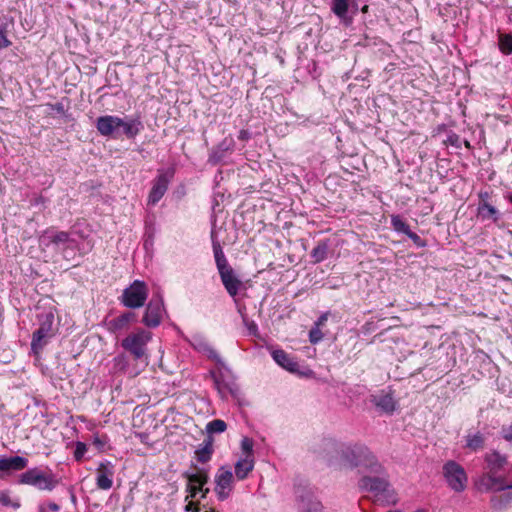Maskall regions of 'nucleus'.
<instances>
[{"label":"nucleus","mask_w":512,"mask_h":512,"mask_svg":"<svg viewBox=\"0 0 512 512\" xmlns=\"http://www.w3.org/2000/svg\"><path fill=\"white\" fill-rule=\"evenodd\" d=\"M324 443L329 452L336 453L339 458L340 465L343 467L354 468L364 466L368 468L371 473H378L381 471V465L365 446L338 445L333 440H325Z\"/></svg>","instance_id":"nucleus-1"},{"label":"nucleus","mask_w":512,"mask_h":512,"mask_svg":"<svg viewBox=\"0 0 512 512\" xmlns=\"http://www.w3.org/2000/svg\"><path fill=\"white\" fill-rule=\"evenodd\" d=\"M375 475H366L359 481V488L362 491L372 494L375 503L389 505L396 503V495L383 473V468Z\"/></svg>","instance_id":"nucleus-2"},{"label":"nucleus","mask_w":512,"mask_h":512,"mask_svg":"<svg viewBox=\"0 0 512 512\" xmlns=\"http://www.w3.org/2000/svg\"><path fill=\"white\" fill-rule=\"evenodd\" d=\"M152 339V333L145 329H138L137 331L128 334L122 341V348L129 352L135 361L148 365L147 344Z\"/></svg>","instance_id":"nucleus-3"},{"label":"nucleus","mask_w":512,"mask_h":512,"mask_svg":"<svg viewBox=\"0 0 512 512\" xmlns=\"http://www.w3.org/2000/svg\"><path fill=\"white\" fill-rule=\"evenodd\" d=\"M39 328L33 333L31 349L38 354L56 334L57 329L54 326L55 316L52 311H47L39 315Z\"/></svg>","instance_id":"nucleus-4"},{"label":"nucleus","mask_w":512,"mask_h":512,"mask_svg":"<svg viewBox=\"0 0 512 512\" xmlns=\"http://www.w3.org/2000/svg\"><path fill=\"white\" fill-rule=\"evenodd\" d=\"M185 477L188 480L186 500L188 498L193 499L199 494L201 498H205L209 493V488L205 487L209 480V469L195 466L191 472L185 473Z\"/></svg>","instance_id":"nucleus-5"},{"label":"nucleus","mask_w":512,"mask_h":512,"mask_svg":"<svg viewBox=\"0 0 512 512\" xmlns=\"http://www.w3.org/2000/svg\"><path fill=\"white\" fill-rule=\"evenodd\" d=\"M148 294L147 284L141 280H134L123 290L120 301L127 308L137 309L145 304Z\"/></svg>","instance_id":"nucleus-6"},{"label":"nucleus","mask_w":512,"mask_h":512,"mask_svg":"<svg viewBox=\"0 0 512 512\" xmlns=\"http://www.w3.org/2000/svg\"><path fill=\"white\" fill-rule=\"evenodd\" d=\"M443 476L454 492L459 493L466 489L468 483L466 471L456 461L449 460L443 465Z\"/></svg>","instance_id":"nucleus-7"},{"label":"nucleus","mask_w":512,"mask_h":512,"mask_svg":"<svg viewBox=\"0 0 512 512\" xmlns=\"http://www.w3.org/2000/svg\"><path fill=\"white\" fill-rule=\"evenodd\" d=\"M39 244L43 247L54 245L59 251L65 252L67 249H74L76 241L65 231H57L53 228L46 229L39 237Z\"/></svg>","instance_id":"nucleus-8"},{"label":"nucleus","mask_w":512,"mask_h":512,"mask_svg":"<svg viewBox=\"0 0 512 512\" xmlns=\"http://www.w3.org/2000/svg\"><path fill=\"white\" fill-rule=\"evenodd\" d=\"M20 483L32 485L39 490H53L58 481L52 473L45 474L37 468H33L24 472L20 477Z\"/></svg>","instance_id":"nucleus-9"},{"label":"nucleus","mask_w":512,"mask_h":512,"mask_svg":"<svg viewBox=\"0 0 512 512\" xmlns=\"http://www.w3.org/2000/svg\"><path fill=\"white\" fill-rule=\"evenodd\" d=\"M235 479L236 478L230 468L221 466L217 470L214 477V491L220 501H224L229 498L234 488Z\"/></svg>","instance_id":"nucleus-10"},{"label":"nucleus","mask_w":512,"mask_h":512,"mask_svg":"<svg viewBox=\"0 0 512 512\" xmlns=\"http://www.w3.org/2000/svg\"><path fill=\"white\" fill-rule=\"evenodd\" d=\"M164 314L165 308L163 298L159 293H157L147 304L142 322L149 328H156L161 324Z\"/></svg>","instance_id":"nucleus-11"},{"label":"nucleus","mask_w":512,"mask_h":512,"mask_svg":"<svg viewBox=\"0 0 512 512\" xmlns=\"http://www.w3.org/2000/svg\"><path fill=\"white\" fill-rule=\"evenodd\" d=\"M122 118L114 115L100 116L96 120V128L100 135L104 137L118 138Z\"/></svg>","instance_id":"nucleus-12"},{"label":"nucleus","mask_w":512,"mask_h":512,"mask_svg":"<svg viewBox=\"0 0 512 512\" xmlns=\"http://www.w3.org/2000/svg\"><path fill=\"white\" fill-rule=\"evenodd\" d=\"M174 171L167 170L160 172L153 182V186L148 196V204L155 205L160 201L168 189V184L173 177Z\"/></svg>","instance_id":"nucleus-13"},{"label":"nucleus","mask_w":512,"mask_h":512,"mask_svg":"<svg viewBox=\"0 0 512 512\" xmlns=\"http://www.w3.org/2000/svg\"><path fill=\"white\" fill-rule=\"evenodd\" d=\"M221 282L226 289L229 296L235 298L239 291L243 288L242 281L236 275L234 269L230 266L223 270L218 271Z\"/></svg>","instance_id":"nucleus-14"},{"label":"nucleus","mask_w":512,"mask_h":512,"mask_svg":"<svg viewBox=\"0 0 512 512\" xmlns=\"http://www.w3.org/2000/svg\"><path fill=\"white\" fill-rule=\"evenodd\" d=\"M113 476L114 465L110 461L101 462L97 468V487L102 490H109L113 485Z\"/></svg>","instance_id":"nucleus-15"},{"label":"nucleus","mask_w":512,"mask_h":512,"mask_svg":"<svg viewBox=\"0 0 512 512\" xmlns=\"http://www.w3.org/2000/svg\"><path fill=\"white\" fill-rule=\"evenodd\" d=\"M503 477L496 476L495 473L486 472L482 474L475 482L480 492L502 491Z\"/></svg>","instance_id":"nucleus-16"},{"label":"nucleus","mask_w":512,"mask_h":512,"mask_svg":"<svg viewBox=\"0 0 512 512\" xmlns=\"http://www.w3.org/2000/svg\"><path fill=\"white\" fill-rule=\"evenodd\" d=\"M371 402L383 413L391 414L396 409V401L391 391L382 390L371 396Z\"/></svg>","instance_id":"nucleus-17"},{"label":"nucleus","mask_w":512,"mask_h":512,"mask_svg":"<svg viewBox=\"0 0 512 512\" xmlns=\"http://www.w3.org/2000/svg\"><path fill=\"white\" fill-rule=\"evenodd\" d=\"M353 0H331V11L339 18L345 26L352 23V17L349 15V8Z\"/></svg>","instance_id":"nucleus-18"},{"label":"nucleus","mask_w":512,"mask_h":512,"mask_svg":"<svg viewBox=\"0 0 512 512\" xmlns=\"http://www.w3.org/2000/svg\"><path fill=\"white\" fill-rule=\"evenodd\" d=\"M487 472L497 473L501 471L507 464V456L496 450L488 452L484 455Z\"/></svg>","instance_id":"nucleus-19"},{"label":"nucleus","mask_w":512,"mask_h":512,"mask_svg":"<svg viewBox=\"0 0 512 512\" xmlns=\"http://www.w3.org/2000/svg\"><path fill=\"white\" fill-rule=\"evenodd\" d=\"M111 372L113 374H128L130 377L140 374V370L129 367V361L124 354H119L112 359Z\"/></svg>","instance_id":"nucleus-20"},{"label":"nucleus","mask_w":512,"mask_h":512,"mask_svg":"<svg viewBox=\"0 0 512 512\" xmlns=\"http://www.w3.org/2000/svg\"><path fill=\"white\" fill-rule=\"evenodd\" d=\"M272 358L279 366L287 371L296 372L299 368L298 362L282 349L272 351Z\"/></svg>","instance_id":"nucleus-21"},{"label":"nucleus","mask_w":512,"mask_h":512,"mask_svg":"<svg viewBox=\"0 0 512 512\" xmlns=\"http://www.w3.org/2000/svg\"><path fill=\"white\" fill-rule=\"evenodd\" d=\"M143 125L139 117L132 118L126 117L122 118V124L120 131L129 139L135 138L140 131L142 130Z\"/></svg>","instance_id":"nucleus-22"},{"label":"nucleus","mask_w":512,"mask_h":512,"mask_svg":"<svg viewBox=\"0 0 512 512\" xmlns=\"http://www.w3.org/2000/svg\"><path fill=\"white\" fill-rule=\"evenodd\" d=\"M28 460L21 456H14L9 458H0V470L1 471H19L26 468Z\"/></svg>","instance_id":"nucleus-23"},{"label":"nucleus","mask_w":512,"mask_h":512,"mask_svg":"<svg viewBox=\"0 0 512 512\" xmlns=\"http://www.w3.org/2000/svg\"><path fill=\"white\" fill-rule=\"evenodd\" d=\"M235 478L239 481L247 478L254 468V458H240L235 463Z\"/></svg>","instance_id":"nucleus-24"},{"label":"nucleus","mask_w":512,"mask_h":512,"mask_svg":"<svg viewBox=\"0 0 512 512\" xmlns=\"http://www.w3.org/2000/svg\"><path fill=\"white\" fill-rule=\"evenodd\" d=\"M213 453L212 439L209 437L204 440L203 444L195 451L198 462L205 464L211 459Z\"/></svg>","instance_id":"nucleus-25"},{"label":"nucleus","mask_w":512,"mask_h":512,"mask_svg":"<svg viewBox=\"0 0 512 512\" xmlns=\"http://www.w3.org/2000/svg\"><path fill=\"white\" fill-rule=\"evenodd\" d=\"M477 212L478 216L483 220H493L496 222L499 219L498 210L494 206L490 205V203H479Z\"/></svg>","instance_id":"nucleus-26"},{"label":"nucleus","mask_w":512,"mask_h":512,"mask_svg":"<svg viewBox=\"0 0 512 512\" xmlns=\"http://www.w3.org/2000/svg\"><path fill=\"white\" fill-rule=\"evenodd\" d=\"M299 510L300 512H322V505L312 496L301 497Z\"/></svg>","instance_id":"nucleus-27"},{"label":"nucleus","mask_w":512,"mask_h":512,"mask_svg":"<svg viewBox=\"0 0 512 512\" xmlns=\"http://www.w3.org/2000/svg\"><path fill=\"white\" fill-rule=\"evenodd\" d=\"M212 246L217 270L220 271L230 267L220 243L213 240Z\"/></svg>","instance_id":"nucleus-28"},{"label":"nucleus","mask_w":512,"mask_h":512,"mask_svg":"<svg viewBox=\"0 0 512 512\" xmlns=\"http://www.w3.org/2000/svg\"><path fill=\"white\" fill-rule=\"evenodd\" d=\"M133 314L132 313H125L117 318L112 319L109 322V329L112 332H117L120 330H123L127 327L128 323L132 319Z\"/></svg>","instance_id":"nucleus-29"},{"label":"nucleus","mask_w":512,"mask_h":512,"mask_svg":"<svg viewBox=\"0 0 512 512\" xmlns=\"http://www.w3.org/2000/svg\"><path fill=\"white\" fill-rule=\"evenodd\" d=\"M485 439L479 432L466 436V447L470 450L477 451L484 447Z\"/></svg>","instance_id":"nucleus-30"},{"label":"nucleus","mask_w":512,"mask_h":512,"mask_svg":"<svg viewBox=\"0 0 512 512\" xmlns=\"http://www.w3.org/2000/svg\"><path fill=\"white\" fill-rule=\"evenodd\" d=\"M511 500H512L511 493H508V494H505L502 496L493 495L490 498V504L494 510L499 511V510L505 509Z\"/></svg>","instance_id":"nucleus-31"},{"label":"nucleus","mask_w":512,"mask_h":512,"mask_svg":"<svg viewBox=\"0 0 512 512\" xmlns=\"http://www.w3.org/2000/svg\"><path fill=\"white\" fill-rule=\"evenodd\" d=\"M328 245L325 242H320L311 251V257L315 263L323 261L327 257Z\"/></svg>","instance_id":"nucleus-32"},{"label":"nucleus","mask_w":512,"mask_h":512,"mask_svg":"<svg viewBox=\"0 0 512 512\" xmlns=\"http://www.w3.org/2000/svg\"><path fill=\"white\" fill-rule=\"evenodd\" d=\"M499 49L506 55L512 53V36L510 34H501L499 36Z\"/></svg>","instance_id":"nucleus-33"},{"label":"nucleus","mask_w":512,"mask_h":512,"mask_svg":"<svg viewBox=\"0 0 512 512\" xmlns=\"http://www.w3.org/2000/svg\"><path fill=\"white\" fill-rule=\"evenodd\" d=\"M227 428L225 421L221 419H214L206 425V430L210 434L223 433Z\"/></svg>","instance_id":"nucleus-34"},{"label":"nucleus","mask_w":512,"mask_h":512,"mask_svg":"<svg viewBox=\"0 0 512 512\" xmlns=\"http://www.w3.org/2000/svg\"><path fill=\"white\" fill-rule=\"evenodd\" d=\"M391 224L394 230L397 232H401L404 234L409 232V225L399 215H393L391 217Z\"/></svg>","instance_id":"nucleus-35"},{"label":"nucleus","mask_w":512,"mask_h":512,"mask_svg":"<svg viewBox=\"0 0 512 512\" xmlns=\"http://www.w3.org/2000/svg\"><path fill=\"white\" fill-rule=\"evenodd\" d=\"M241 449L243 452V458H254L253 457V440L249 437H243L241 440Z\"/></svg>","instance_id":"nucleus-36"},{"label":"nucleus","mask_w":512,"mask_h":512,"mask_svg":"<svg viewBox=\"0 0 512 512\" xmlns=\"http://www.w3.org/2000/svg\"><path fill=\"white\" fill-rule=\"evenodd\" d=\"M0 504L6 507L11 506L13 508H18L20 506V504L16 501H13L10 495L6 492L0 493Z\"/></svg>","instance_id":"nucleus-37"},{"label":"nucleus","mask_w":512,"mask_h":512,"mask_svg":"<svg viewBox=\"0 0 512 512\" xmlns=\"http://www.w3.org/2000/svg\"><path fill=\"white\" fill-rule=\"evenodd\" d=\"M323 333L318 327H313L309 332V340L311 343L316 344L323 339Z\"/></svg>","instance_id":"nucleus-38"},{"label":"nucleus","mask_w":512,"mask_h":512,"mask_svg":"<svg viewBox=\"0 0 512 512\" xmlns=\"http://www.w3.org/2000/svg\"><path fill=\"white\" fill-rule=\"evenodd\" d=\"M501 436L507 442L512 443V422L508 425H503L501 428Z\"/></svg>","instance_id":"nucleus-39"},{"label":"nucleus","mask_w":512,"mask_h":512,"mask_svg":"<svg viewBox=\"0 0 512 512\" xmlns=\"http://www.w3.org/2000/svg\"><path fill=\"white\" fill-rule=\"evenodd\" d=\"M87 451V448H86V445L82 442H77L76 443V448H75V451H74V457L76 460H81L85 454V452Z\"/></svg>","instance_id":"nucleus-40"},{"label":"nucleus","mask_w":512,"mask_h":512,"mask_svg":"<svg viewBox=\"0 0 512 512\" xmlns=\"http://www.w3.org/2000/svg\"><path fill=\"white\" fill-rule=\"evenodd\" d=\"M11 45V41L7 38L6 29L0 27V49L6 48Z\"/></svg>","instance_id":"nucleus-41"},{"label":"nucleus","mask_w":512,"mask_h":512,"mask_svg":"<svg viewBox=\"0 0 512 512\" xmlns=\"http://www.w3.org/2000/svg\"><path fill=\"white\" fill-rule=\"evenodd\" d=\"M232 142V140L229 142L227 140H224L216 147V149L220 151L223 154V156H225V153L232 149Z\"/></svg>","instance_id":"nucleus-42"},{"label":"nucleus","mask_w":512,"mask_h":512,"mask_svg":"<svg viewBox=\"0 0 512 512\" xmlns=\"http://www.w3.org/2000/svg\"><path fill=\"white\" fill-rule=\"evenodd\" d=\"M223 154L218 151L217 149H214L212 153L210 154L209 161L216 164L220 162L223 159Z\"/></svg>","instance_id":"nucleus-43"},{"label":"nucleus","mask_w":512,"mask_h":512,"mask_svg":"<svg viewBox=\"0 0 512 512\" xmlns=\"http://www.w3.org/2000/svg\"><path fill=\"white\" fill-rule=\"evenodd\" d=\"M448 143H450L452 146H455V147H460V138L458 135L456 134H451L448 136V139H447Z\"/></svg>","instance_id":"nucleus-44"},{"label":"nucleus","mask_w":512,"mask_h":512,"mask_svg":"<svg viewBox=\"0 0 512 512\" xmlns=\"http://www.w3.org/2000/svg\"><path fill=\"white\" fill-rule=\"evenodd\" d=\"M478 197L479 203H489L490 193L488 191H480Z\"/></svg>","instance_id":"nucleus-45"},{"label":"nucleus","mask_w":512,"mask_h":512,"mask_svg":"<svg viewBox=\"0 0 512 512\" xmlns=\"http://www.w3.org/2000/svg\"><path fill=\"white\" fill-rule=\"evenodd\" d=\"M328 319V314L325 313L323 315H321L318 320L315 322V327H318L320 328L321 326H323L325 324V322L327 321Z\"/></svg>","instance_id":"nucleus-46"},{"label":"nucleus","mask_w":512,"mask_h":512,"mask_svg":"<svg viewBox=\"0 0 512 512\" xmlns=\"http://www.w3.org/2000/svg\"><path fill=\"white\" fill-rule=\"evenodd\" d=\"M185 510L186 511H192V512H198L199 509L197 507V504L195 502H193L192 500H190L187 505L185 506Z\"/></svg>","instance_id":"nucleus-47"},{"label":"nucleus","mask_w":512,"mask_h":512,"mask_svg":"<svg viewBox=\"0 0 512 512\" xmlns=\"http://www.w3.org/2000/svg\"><path fill=\"white\" fill-rule=\"evenodd\" d=\"M409 238L413 239V240H417L419 239V236L412 232L410 229H409V232L405 233Z\"/></svg>","instance_id":"nucleus-48"},{"label":"nucleus","mask_w":512,"mask_h":512,"mask_svg":"<svg viewBox=\"0 0 512 512\" xmlns=\"http://www.w3.org/2000/svg\"><path fill=\"white\" fill-rule=\"evenodd\" d=\"M248 138V132L245 130L240 131L239 139L246 140Z\"/></svg>","instance_id":"nucleus-49"},{"label":"nucleus","mask_w":512,"mask_h":512,"mask_svg":"<svg viewBox=\"0 0 512 512\" xmlns=\"http://www.w3.org/2000/svg\"><path fill=\"white\" fill-rule=\"evenodd\" d=\"M49 508L53 512H58L59 511V506L56 503H50L49 504Z\"/></svg>","instance_id":"nucleus-50"},{"label":"nucleus","mask_w":512,"mask_h":512,"mask_svg":"<svg viewBox=\"0 0 512 512\" xmlns=\"http://www.w3.org/2000/svg\"><path fill=\"white\" fill-rule=\"evenodd\" d=\"M500 488H502V491H503V490H507V489H512V483L507 484V483L505 482V480H503V484H502V486H501Z\"/></svg>","instance_id":"nucleus-51"},{"label":"nucleus","mask_w":512,"mask_h":512,"mask_svg":"<svg viewBox=\"0 0 512 512\" xmlns=\"http://www.w3.org/2000/svg\"><path fill=\"white\" fill-rule=\"evenodd\" d=\"M94 444L100 447L103 445V442L98 437H95Z\"/></svg>","instance_id":"nucleus-52"},{"label":"nucleus","mask_w":512,"mask_h":512,"mask_svg":"<svg viewBox=\"0 0 512 512\" xmlns=\"http://www.w3.org/2000/svg\"><path fill=\"white\" fill-rule=\"evenodd\" d=\"M208 351H209V356L210 357H213V358L216 357V352L214 350L209 348Z\"/></svg>","instance_id":"nucleus-53"},{"label":"nucleus","mask_w":512,"mask_h":512,"mask_svg":"<svg viewBox=\"0 0 512 512\" xmlns=\"http://www.w3.org/2000/svg\"><path fill=\"white\" fill-rule=\"evenodd\" d=\"M414 512H428V511H427V510H425V509H418V510H416V511H414Z\"/></svg>","instance_id":"nucleus-54"},{"label":"nucleus","mask_w":512,"mask_h":512,"mask_svg":"<svg viewBox=\"0 0 512 512\" xmlns=\"http://www.w3.org/2000/svg\"><path fill=\"white\" fill-rule=\"evenodd\" d=\"M205 512H217L215 509H210L208 511H205Z\"/></svg>","instance_id":"nucleus-55"},{"label":"nucleus","mask_w":512,"mask_h":512,"mask_svg":"<svg viewBox=\"0 0 512 512\" xmlns=\"http://www.w3.org/2000/svg\"><path fill=\"white\" fill-rule=\"evenodd\" d=\"M465 145H466L467 147H469V146H470V144H469V142H468V141H465Z\"/></svg>","instance_id":"nucleus-56"},{"label":"nucleus","mask_w":512,"mask_h":512,"mask_svg":"<svg viewBox=\"0 0 512 512\" xmlns=\"http://www.w3.org/2000/svg\"><path fill=\"white\" fill-rule=\"evenodd\" d=\"M388 512H399V511H388Z\"/></svg>","instance_id":"nucleus-57"},{"label":"nucleus","mask_w":512,"mask_h":512,"mask_svg":"<svg viewBox=\"0 0 512 512\" xmlns=\"http://www.w3.org/2000/svg\"><path fill=\"white\" fill-rule=\"evenodd\" d=\"M510 199H511V201H512V196H511V198H510Z\"/></svg>","instance_id":"nucleus-58"}]
</instances>
